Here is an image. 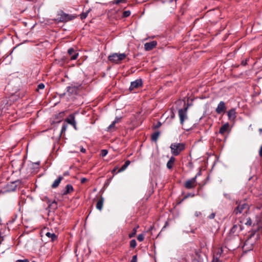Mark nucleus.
<instances>
[{
	"instance_id": "58836bf2",
	"label": "nucleus",
	"mask_w": 262,
	"mask_h": 262,
	"mask_svg": "<svg viewBox=\"0 0 262 262\" xmlns=\"http://www.w3.org/2000/svg\"><path fill=\"white\" fill-rule=\"evenodd\" d=\"M137 255H134L132 257V259L131 262H137Z\"/></svg>"
},
{
	"instance_id": "f3484780",
	"label": "nucleus",
	"mask_w": 262,
	"mask_h": 262,
	"mask_svg": "<svg viewBox=\"0 0 262 262\" xmlns=\"http://www.w3.org/2000/svg\"><path fill=\"white\" fill-rule=\"evenodd\" d=\"M228 119L230 120H234L236 118V112L234 108L230 110L228 112Z\"/></svg>"
},
{
	"instance_id": "e433bc0d",
	"label": "nucleus",
	"mask_w": 262,
	"mask_h": 262,
	"mask_svg": "<svg viewBox=\"0 0 262 262\" xmlns=\"http://www.w3.org/2000/svg\"><path fill=\"white\" fill-rule=\"evenodd\" d=\"M45 88V85L43 83H39L37 86V90L39 89L42 90Z\"/></svg>"
},
{
	"instance_id": "f03ea898",
	"label": "nucleus",
	"mask_w": 262,
	"mask_h": 262,
	"mask_svg": "<svg viewBox=\"0 0 262 262\" xmlns=\"http://www.w3.org/2000/svg\"><path fill=\"white\" fill-rule=\"evenodd\" d=\"M171 153L174 156H178L185 149V144L182 143H172L170 147Z\"/></svg>"
},
{
	"instance_id": "dca6fc26",
	"label": "nucleus",
	"mask_w": 262,
	"mask_h": 262,
	"mask_svg": "<svg viewBox=\"0 0 262 262\" xmlns=\"http://www.w3.org/2000/svg\"><path fill=\"white\" fill-rule=\"evenodd\" d=\"M239 222L243 225V224L247 226H251L252 224L251 219L249 217H245L239 219Z\"/></svg>"
},
{
	"instance_id": "72a5a7b5",
	"label": "nucleus",
	"mask_w": 262,
	"mask_h": 262,
	"mask_svg": "<svg viewBox=\"0 0 262 262\" xmlns=\"http://www.w3.org/2000/svg\"><path fill=\"white\" fill-rule=\"evenodd\" d=\"M108 153V151L106 149H102L101 151V156L103 157H105Z\"/></svg>"
},
{
	"instance_id": "4468645a",
	"label": "nucleus",
	"mask_w": 262,
	"mask_h": 262,
	"mask_svg": "<svg viewBox=\"0 0 262 262\" xmlns=\"http://www.w3.org/2000/svg\"><path fill=\"white\" fill-rule=\"evenodd\" d=\"M68 53L70 56L71 60H75L78 56V53L76 52L73 48H70L68 51Z\"/></svg>"
},
{
	"instance_id": "79ce46f5",
	"label": "nucleus",
	"mask_w": 262,
	"mask_h": 262,
	"mask_svg": "<svg viewBox=\"0 0 262 262\" xmlns=\"http://www.w3.org/2000/svg\"><path fill=\"white\" fill-rule=\"evenodd\" d=\"M121 118L116 117L115 120L113 121L115 124L120 121Z\"/></svg>"
},
{
	"instance_id": "6ab92c4d",
	"label": "nucleus",
	"mask_w": 262,
	"mask_h": 262,
	"mask_svg": "<svg viewBox=\"0 0 262 262\" xmlns=\"http://www.w3.org/2000/svg\"><path fill=\"white\" fill-rule=\"evenodd\" d=\"M63 177L62 176H59L58 178L56 180H55L52 184V188H57L59 186V184L60 183Z\"/></svg>"
},
{
	"instance_id": "09e8293b",
	"label": "nucleus",
	"mask_w": 262,
	"mask_h": 262,
	"mask_svg": "<svg viewBox=\"0 0 262 262\" xmlns=\"http://www.w3.org/2000/svg\"><path fill=\"white\" fill-rule=\"evenodd\" d=\"M117 168H115L112 170V172H113V173H114V172H115L116 171V170Z\"/></svg>"
},
{
	"instance_id": "cd10ccee",
	"label": "nucleus",
	"mask_w": 262,
	"mask_h": 262,
	"mask_svg": "<svg viewBox=\"0 0 262 262\" xmlns=\"http://www.w3.org/2000/svg\"><path fill=\"white\" fill-rule=\"evenodd\" d=\"M89 12H90V10H88L86 12L82 13L80 14V18H81V19H85L87 17Z\"/></svg>"
},
{
	"instance_id": "9b49d317",
	"label": "nucleus",
	"mask_w": 262,
	"mask_h": 262,
	"mask_svg": "<svg viewBox=\"0 0 262 262\" xmlns=\"http://www.w3.org/2000/svg\"><path fill=\"white\" fill-rule=\"evenodd\" d=\"M66 121L69 124L72 125L76 130L77 129L76 122L73 114L70 115L66 119Z\"/></svg>"
},
{
	"instance_id": "5701e85b",
	"label": "nucleus",
	"mask_w": 262,
	"mask_h": 262,
	"mask_svg": "<svg viewBox=\"0 0 262 262\" xmlns=\"http://www.w3.org/2000/svg\"><path fill=\"white\" fill-rule=\"evenodd\" d=\"M46 235L49 237L51 238L52 241H54L57 239V236L55 235L54 233H50L49 232H48L46 233Z\"/></svg>"
},
{
	"instance_id": "c03bdc74",
	"label": "nucleus",
	"mask_w": 262,
	"mask_h": 262,
	"mask_svg": "<svg viewBox=\"0 0 262 262\" xmlns=\"http://www.w3.org/2000/svg\"><path fill=\"white\" fill-rule=\"evenodd\" d=\"M215 214L214 213H212L209 216V218L210 219H213L215 217Z\"/></svg>"
},
{
	"instance_id": "a19ab883",
	"label": "nucleus",
	"mask_w": 262,
	"mask_h": 262,
	"mask_svg": "<svg viewBox=\"0 0 262 262\" xmlns=\"http://www.w3.org/2000/svg\"><path fill=\"white\" fill-rule=\"evenodd\" d=\"M161 125H162L161 123L159 121L157 123V124L155 126L154 128H158L160 127L161 126Z\"/></svg>"
},
{
	"instance_id": "a211bd4d",
	"label": "nucleus",
	"mask_w": 262,
	"mask_h": 262,
	"mask_svg": "<svg viewBox=\"0 0 262 262\" xmlns=\"http://www.w3.org/2000/svg\"><path fill=\"white\" fill-rule=\"evenodd\" d=\"M16 182H12L10 184H8L7 185V191H15L16 187L17 185L16 184Z\"/></svg>"
},
{
	"instance_id": "473e14b6",
	"label": "nucleus",
	"mask_w": 262,
	"mask_h": 262,
	"mask_svg": "<svg viewBox=\"0 0 262 262\" xmlns=\"http://www.w3.org/2000/svg\"><path fill=\"white\" fill-rule=\"evenodd\" d=\"M130 15V11L129 10L125 11L123 12V16L124 17H127Z\"/></svg>"
},
{
	"instance_id": "0eeeda50",
	"label": "nucleus",
	"mask_w": 262,
	"mask_h": 262,
	"mask_svg": "<svg viewBox=\"0 0 262 262\" xmlns=\"http://www.w3.org/2000/svg\"><path fill=\"white\" fill-rule=\"evenodd\" d=\"M142 85V81L141 79H137L134 81L130 83V85L129 88L130 91H132L140 86Z\"/></svg>"
},
{
	"instance_id": "13d9d810",
	"label": "nucleus",
	"mask_w": 262,
	"mask_h": 262,
	"mask_svg": "<svg viewBox=\"0 0 262 262\" xmlns=\"http://www.w3.org/2000/svg\"><path fill=\"white\" fill-rule=\"evenodd\" d=\"M36 164L39 165V163H36Z\"/></svg>"
},
{
	"instance_id": "423d86ee",
	"label": "nucleus",
	"mask_w": 262,
	"mask_h": 262,
	"mask_svg": "<svg viewBox=\"0 0 262 262\" xmlns=\"http://www.w3.org/2000/svg\"><path fill=\"white\" fill-rule=\"evenodd\" d=\"M188 107H185L183 109H180L179 111V116L180 118V123L182 125L183 124L185 120L187 119V112Z\"/></svg>"
},
{
	"instance_id": "39448f33",
	"label": "nucleus",
	"mask_w": 262,
	"mask_h": 262,
	"mask_svg": "<svg viewBox=\"0 0 262 262\" xmlns=\"http://www.w3.org/2000/svg\"><path fill=\"white\" fill-rule=\"evenodd\" d=\"M200 175V172H199L194 178L187 180L185 183V187L187 189L194 188L196 184V178L198 176Z\"/></svg>"
},
{
	"instance_id": "de8ad7c7",
	"label": "nucleus",
	"mask_w": 262,
	"mask_h": 262,
	"mask_svg": "<svg viewBox=\"0 0 262 262\" xmlns=\"http://www.w3.org/2000/svg\"><path fill=\"white\" fill-rule=\"evenodd\" d=\"M80 151L84 153L86 151V149L85 148H84L83 147H81V148H80Z\"/></svg>"
},
{
	"instance_id": "7ed1b4c3",
	"label": "nucleus",
	"mask_w": 262,
	"mask_h": 262,
	"mask_svg": "<svg viewBox=\"0 0 262 262\" xmlns=\"http://www.w3.org/2000/svg\"><path fill=\"white\" fill-rule=\"evenodd\" d=\"M57 15L58 17L56 20L59 22H67L73 20L76 17L75 16L65 13L62 11H59Z\"/></svg>"
},
{
	"instance_id": "f257e3e1",
	"label": "nucleus",
	"mask_w": 262,
	"mask_h": 262,
	"mask_svg": "<svg viewBox=\"0 0 262 262\" xmlns=\"http://www.w3.org/2000/svg\"><path fill=\"white\" fill-rule=\"evenodd\" d=\"M126 57L125 53H113L108 56V60L114 63H119Z\"/></svg>"
},
{
	"instance_id": "20e7f679",
	"label": "nucleus",
	"mask_w": 262,
	"mask_h": 262,
	"mask_svg": "<svg viewBox=\"0 0 262 262\" xmlns=\"http://www.w3.org/2000/svg\"><path fill=\"white\" fill-rule=\"evenodd\" d=\"M249 209V205L245 201H241L239 202L237 206L234 209L233 213L235 214L241 213L243 212L247 213Z\"/></svg>"
},
{
	"instance_id": "4c0bfd02",
	"label": "nucleus",
	"mask_w": 262,
	"mask_h": 262,
	"mask_svg": "<svg viewBox=\"0 0 262 262\" xmlns=\"http://www.w3.org/2000/svg\"><path fill=\"white\" fill-rule=\"evenodd\" d=\"M219 257H218L217 256H215L214 255L212 262H219Z\"/></svg>"
},
{
	"instance_id": "49530a36",
	"label": "nucleus",
	"mask_w": 262,
	"mask_h": 262,
	"mask_svg": "<svg viewBox=\"0 0 262 262\" xmlns=\"http://www.w3.org/2000/svg\"><path fill=\"white\" fill-rule=\"evenodd\" d=\"M259 155L260 157H262V145L261 146L259 150Z\"/></svg>"
},
{
	"instance_id": "c9c22d12",
	"label": "nucleus",
	"mask_w": 262,
	"mask_h": 262,
	"mask_svg": "<svg viewBox=\"0 0 262 262\" xmlns=\"http://www.w3.org/2000/svg\"><path fill=\"white\" fill-rule=\"evenodd\" d=\"M126 0H114V3L116 4H119L120 3H125Z\"/></svg>"
},
{
	"instance_id": "3c124183",
	"label": "nucleus",
	"mask_w": 262,
	"mask_h": 262,
	"mask_svg": "<svg viewBox=\"0 0 262 262\" xmlns=\"http://www.w3.org/2000/svg\"><path fill=\"white\" fill-rule=\"evenodd\" d=\"M225 196H226V198H229V195H228V194H225Z\"/></svg>"
},
{
	"instance_id": "2f4dec72",
	"label": "nucleus",
	"mask_w": 262,
	"mask_h": 262,
	"mask_svg": "<svg viewBox=\"0 0 262 262\" xmlns=\"http://www.w3.org/2000/svg\"><path fill=\"white\" fill-rule=\"evenodd\" d=\"M144 239V236L143 234H140L138 235L137 239L139 242H142Z\"/></svg>"
},
{
	"instance_id": "7c9ffc66",
	"label": "nucleus",
	"mask_w": 262,
	"mask_h": 262,
	"mask_svg": "<svg viewBox=\"0 0 262 262\" xmlns=\"http://www.w3.org/2000/svg\"><path fill=\"white\" fill-rule=\"evenodd\" d=\"M136 233H137L136 228H134L132 232L129 234V237L130 238L134 237L135 236V235L136 234Z\"/></svg>"
},
{
	"instance_id": "ea45409f",
	"label": "nucleus",
	"mask_w": 262,
	"mask_h": 262,
	"mask_svg": "<svg viewBox=\"0 0 262 262\" xmlns=\"http://www.w3.org/2000/svg\"><path fill=\"white\" fill-rule=\"evenodd\" d=\"M16 262H29V261L27 259H18L16 261Z\"/></svg>"
},
{
	"instance_id": "bb28decb",
	"label": "nucleus",
	"mask_w": 262,
	"mask_h": 262,
	"mask_svg": "<svg viewBox=\"0 0 262 262\" xmlns=\"http://www.w3.org/2000/svg\"><path fill=\"white\" fill-rule=\"evenodd\" d=\"M222 253H223V249H222V248H218L215 251V254H214V255L215 256H217L218 257L220 258V256H221Z\"/></svg>"
},
{
	"instance_id": "2eb2a0df",
	"label": "nucleus",
	"mask_w": 262,
	"mask_h": 262,
	"mask_svg": "<svg viewBox=\"0 0 262 262\" xmlns=\"http://www.w3.org/2000/svg\"><path fill=\"white\" fill-rule=\"evenodd\" d=\"M67 89V93H68L69 95H74L77 93L78 88L73 85H71L70 86H68Z\"/></svg>"
},
{
	"instance_id": "a878e982",
	"label": "nucleus",
	"mask_w": 262,
	"mask_h": 262,
	"mask_svg": "<svg viewBox=\"0 0 262 262\" xmlns=\"http://www.w3.org/2000/svg\"><path fill=\"white\" fill-rule=\"evenodd\" d=\"M49 208L52 210H55L57 208V204L55 201L53 202L49 205Z\"/></svg>"
},
{
	"instance_id": "f8f14e48",
	"label": "nucleus",
	"mask_w": 262,
	"mask_h": 262,
	"mask_svg": "<svg viewBox=\"0 0 262 262\" xmlns=\"http://www.w3.org/2000/svg\"><path fill=\"white\" fill-rule=\"evenodd\" d=\"M74 190L73 187L71 184H68L65 188L61 191L62 195H65L72 193Z\"/></svg>"
},
{
	"instance_id": "c756f323",
	"label": "nucleus",
	"mask_w": 262,
	"mask_h": 262,
	"mask_svg": "<svg viewBox=\"0 0 262 262\" xmlns=\"http://www.w3.org/2000/svg\"><path fill=\"white\" fill-rule=\"evenodd\" d=\"M137 243L135 239H132L130 242V247L132 248H134L136 247Z\"/></svg>"
},
{
	"instance_id": "a18cd8bd",
	"label": "nucleus",
	"mask_w": 262,
	"mask_h": 262,
	"mask_svg": "<svg viewBox=\"0 0 262 262\" xmlns=\"http://www.w3.org/2000/svg\"><path fill=\"white\" fill-rule=\"evenodd\" d=\"M194 215L196 217H198L201 215V213L200 211H195Z\"/></svg>"
},
{
	"instance_id": "aec40b11",
	"label": "nucleus",
	"mask_w": 262,
	"mask_h": 262,
	"mask_svg": "<svg viewBox=\"0 0 262 262\" xmlns=\"http://www.w3.org/2000/svg\"><path fill=\"white\" fill-rule=\"evenodd\" d=\"M104 202V199L102 197H101L99 200L97 201L96 204V208L99 210L101 211L102 209L103 205Z\"/></svg>"
},
{
	"instance_id": "6e6d98bb",
	"label": "nucleus",
	"mask_w": 262,
	"mask_h": 262,
	"mask_svg": "<svg viewBox=\"0 0 262 262\" xmlns=\"http://www.w3.org/2000/svg\"><path fill=\"white\" fill-rule=\"evenodd\" d=\"M248 242V241H247L246 242L245 244V246L247 244Z\"/></svg>"
},
{
	"instance_id": "8fccbe9b",
	"label": "nucleus",
	"mask_w": 262,
	"mask_h": 262,
	"mask_svg": "<svg viewBox=\"0 0 262 262\" xmlns=\"http://www.w3.org/2000/svg\"><path fill=\"white\" fill-rule=\"evenodd\" d=\"M189 196H190V194H189V195H188L186 196H185V198H188ZM191 196H194V194H193V195H191Z\"/></svg>"
},
{
	"instance_id": "37998d69",
	"label": "nucleus",
	"mask_w": 262,
	"mask_h": 262,
	"mask_svg": "<svg viewBox=\"0 0 262 262\" xmlns=\"http://www.w3.org/2000/svg\"><path fill=\"white\" fill-rule=\"evenodd\" d=\"M88 181L87 179L85 178H82L80 179V182L82 184L84 183L85 182Z\"/></svg>"
},
{
	"instance_id": "f704fd0d",
	"label": "nucleus",
	"mask_w": 262,
	"mask_h": 262,
	"mask_svg": "<svg viewBox=\"0 0 262 262\" xmlns=\"http://www.w3.org/2000/svg\"><path fill=\"white\" fill-rule=\"evenodd\" d=\"M67 124H63L62 126V128H61V133H63V132H65L67 130Z\"/></svg>"
},
{
	"instance_id": "6e6552de",
	"label": "nucleus",
	"mask_w": 262,
	"mask_h": 262,
	"mask_svg": "<svg viewBox=\"0 0 262 262\" xmlns=\"http://www.w3.org/2000/svg\"><path fill=\"white\" fill-rule=\"evenodd\" d=\"M205 255L200 251L195 252V257L193 260V262H204L206 258Z\"/></svg>"
},
{
	"instance_id": "393cba45",
	"label": "nucleus",
	"mask_w": 262,
	"mask_h": 262,
	"mask_svg": "<svg viewBox=\"0 0 262 262\" xmlns=\"http://www.w3.org/2000/svg\"><path fill=\"white\" fill-rule=\"evenodd\" d=\"M160 135V132H155L151 135V140L154 141H157Z\"/></svg>"
},
{
	"instance_id": "412c9836",
	"label": "nucleus",
	"mask_w": 262,
	"mask_h": 262,
	"mask_svg": "<svg viewBox=\"0 0 262 262\" xmlns=\"http://www.w3.org/2000/svg\"><path fill=\"white\" fill-rule=\"evenodd\" d=\"M229 128V124L228 123L223 125L220 129L219 133L221 134H224Z\"/></svg>"
},
{
	"instance_id": "603ef678",
	"label": "nucleus",
	"mask_w": 262,
	"mask_h": 262,
	"mask_svg": "<svg viewBox=\"0 0 262 262\" xmlns=\"http://www.w3.org/2000/svg\"><path fill=\"white\" fill-rule=\"evenodd\" d=\"M139 226L138 225L137 227H136L135 228H136V230H137L138 228H139Z\"/></svg>"
},
{
	"instance_id": "864d4df0",
	"label": "nucleus",
	"mask_w": 262,
	"mask_h": 262,
	"mask_svg": "<svg viewBox=\"0 0 262 262\" xmlns=\"http://www.w3.org/2000/svg\"><path fill=\"white\" fill-rule=\"evenodd\" d=\"M259 132H262V128H259Z\"/></svg>"
},
{
	"instance_id": "4d7b16f0",
	"label": "nucleus",
	"mask_w": 262,
	"mask_h": 262,
	"mask_svg": "<svg viewBox=\"0 0 262 262\" xmlns=\"http://www.w3.org/2000/svg\"><path fill=\"white\" fill-rule=\"evenodd\" d=\"M259 195H260V196H261V198H262V193H260L259 194Z\"/></svg>"
},
{
	"instance_id": "b1692460",
	"label": "nucleus",
	"mask_w": 262,
	"mask_h": 262,
	"mask_svg": "<svg viewBox=\"0 0 262 262\" xmlns=\"http://www.w3.org/2000/svg\"><path fill=\"white\" fill-rule=\"evenodd\" d=\"M130 163V162L129 160H127L124 164L119 169L118 172H120L125 170Z\"/></svg>"
},
{
	"instance_id": "ddd939ff",
	"label": "nucleus",
	"mask_w": 262,
	"mask_h": 262,
	"mask_svg": "<svg viewBox=\"0 0 262 262\" xmlns=\"http://www.w3.org/2000/svg\"><path fill=\"white\" fill-rule=\"evenodd\" d=\"M157 45L156 41H152L144 44V49L146 51H150L154 48Z\"/></svg>"
},
{
	"instance_id": "c85d7f7f",
	"label": "nucleus",
	"mask_w": 262,
	"mask_h": 262,
	"mask_svg": "<svg viewBox=\"0 0 262 262\" xmlns=\"http://www.w3.org/2000/svg\"><path fill=\"white\" fill-rule=\"evenodd\" d=\"M115 124H116L114 122H113L112 123V124L108 127L107 130L108 131L114 130Z\"/></svg>"
},
{
	"instance_id": "5fc2aeb1",
	"label": "nucleus",
	"mask_w": 262,
	"mask_h": 262,
	"mask_svg": "<svg viewBox=\"0 0 262 262\" xmlns=\"http://www.w3.org/2000/svg\"><path fill=\"white\" fill-rule=\"evenodd\" d=\"M68 172H65L64 173V176H66V175H68Z\"/></svg>"
},
{
	"instance_id": "bf43d9fd",
	"label": "nucleus",
	"mask_w": 262,
	"mask_h": 262,
	"mask_svg": "<svg viewBox=\"0 0 262 262\" xmlns=\"http://www.w3.org/2000/svg\"><path fill=\"white\" fill-rule=\"evenodd\" d=\"M32 262H35V261H33Z\"/></svg>"
},
{
	"instance_id": "9d476101",
	"label": "nucleus",
	"mask_w": 262,
	"mask_h": 262,
	"mask_svg": "<svg viewBox=\"0 0 262 262\" xmlns=\"http://www.w3.org/2000/svg\"><path fill=\"white\" fill-rule=\"evenodd\" d=\"M226 110V104L224 101H220L219 103L216 110L215 112L217 114H220L223 112H225Z\"/></svg>"
},
{
	"instance_id": "1a4fd4ad",
	"label": "nucleus",
	"mask_w": 262,
	"mask_h": 262,
	"mask_svg": "<svg viewBox=\"0 0 262 262\" xmlns=\"http://www.w3.org/2000/svg\"><path fill=\"white\" fill-rule=\"evenodd\" d=\"M244 227L241 223L239 222V220L238 222L233 225V227L231 229L230 232L232 233H237L243 230Z\"/></svg>"
},
{
	"instance_id": "4be33fe9",
	"label": "nucleus",
	"mask_w": 262,
	"mask_h": 262,
	"mask_svg": "<svg viewBox=\"0 0 262 262\" xmlns=\"http://www.w3.org/2000/svg\"><path fill=\"white\" fill-rule=\"evenodd\" d=\"M175 161V158L173 157H171L169 160L168 161L166 164V166L168 169H171L173 167V164Z\"/></svg>"
}]
</instances>
